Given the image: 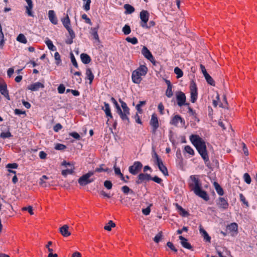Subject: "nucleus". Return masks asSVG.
Here are the masks:
<instances>
[{
    "mask_svg": "<svg viewBox=\"0 0 257 257\" xmlns=\"http://www.w3.org/2000/svg\"><path fill=\"white\" fill-rule=\"evenodd\" d=\"M0 92L5 97L7 98L9 100L10 99L6 84H0Z\"/></svg>",
    "mask_w": 257,
    "mask_h": 257,
    "instance_id": "22",
    "label": "nucleus"
},
{
    "mask_svg": "<svg viewBox=\"0 0 257 257\" xmlns=\"http://www.w3.org/2000/svg\"><path fill=\"white\" fill-rule=\"evenodd\" d=\"M217 204L219 208L225 209L228 208V203L223 197H219L217 200Z\"/></svg>",
    "mask_w": 257,
    "mask_h": 257,
    "instance_id": "15",
    "label": "nucleus"
},
{
    "mask_svg": "<svg viewBox=\"0 0 257 257\" xmlns=\"http://www.w3.org/2000/svg\"><path fill=\"white\" fill-rule=\"evenodd\" d=\"M179 238L181 240L180 243L183 247L189 249H191L192 248L191 245L188 242V240L186 238L182 236H179Z\"/></svg>",
    "mask_w": 257,
    "mask_h": 257,
    "instance_id": "18",
    "label": "nucleus"
},
{
    "mask_svg": "<svg viewBox=\"0 0 257 257\" xmlns=\"http://www.w3.org/2000/svg\"><path fill=\"white\" fill-rule=\"evenodd\" d=\"M93 171H89L87 173L82 175L78 180L79 184L81 186H86L93 182L94 179L90 178V177L93 175Z\"/></svg>",
    "mask_w": 257,
    "mask_h": 257,
    "instance_id": "4",
    "label": "nucleus"
},
{
    "mask_svg": "<svg viewBox=\"0 0 257 257\" xmlns=\"http://www.w3.org/2000/svg\"><path fill=\"white\" fill-rule=\"evenodd\" d=\"M69 135L77 140H79L80 139V135L76 132L71 133L69 134Z\"/></svg>",
    "mask_w": 257,
    "mask_h": 257,
    "instance_id": "59",
    "label": "nucleus"
},
{
    "mask_svg": "<svg viewBox=\"0 0 257 257\" xmlns=\"http://www.w3.org/2000/svg\"><path fill=\"white\" fill-rule=\"evenodd\" d=\"M141 22L140 25L142 27H147V22L149 21V14L147 11L143 10L140 14Z\"/></svg>",
    "mask_w": 257,
    "mask_h": 257,
    "instance_id": "8",
    "label": "nucleus"
},
{
    "mask_svg": "<svg viewBox=\"0 0 257 257\" xmlns=\"http://www.w3.org/2000/svg\"><path fill=\"white\" fill-rule=\"evenodd\" d=\"M18 165L17 163L8 164L7 165L6 167L9 169H17Z\"/></svg>",
    "mask_w": 257,
    "mask_h": 257,
    "instance_id": "62",
    "label": "nucleus"
},
{
    "mask_svg": "<svg viewBox=\"0 0 257 257\" xmlns=\"http://www.w3.org/2000/svg\"><path fill=\"white\" fill-rule=\"evenodd\" d=\"M54 58L56 61V64L58 65H59L61 62V60L60 55L58 52L55 53Z\"/></svg>",
    "mask_w": 257,
    "mask_h": 257,
    "instance_id": "48",
    "label": "nucleus"
},
{
    "mask_svg": "<svg viewBox=\"0 0 257 257\" xmlns=\"http://www.w3.org/2000/svg\"><path fill=\"white\" fill-rule=\"evenodd\" d=\"M44 87V85L43 83L40 82H37L36 83L31 84L29 85L28 87V89L31 90V91H36L39 90L40 88H43Z\"/></svg>",
    "mask_w": 257,
    "mask_h": 257,
    "instance_id": "13",
    "label": "nucleus"
},
{
    "mask_svg": "<svg viewBox=\"0 0 257 257\" xmlns=\"http://www.w3.org/2000/svg\"><path fill=\"white\" fill-rule=\"evenodd\" d=\"M125 40L127 42L131 43L134 45L137 44L138 43V39L136 37H133V38L127 37L125 39Z\"/></svg>",
    "mask_w": 257,
    "mask_h": 257,
    "instance_id": "42",
    "label": "nucleus"
},
{
    "mask_svg": "<svg viewBox=\"0 0 257 257\" xmlns=\"http://www.w3.org/2000/svg\"><path fill=\"white\" fill-rule=\"evenodd\" d=\"M12 136L10 132H3L1 134L0 137L3 139H6L11 137Z\"/></svg>",
    "mask_w": 257,
    "mask_h": 257,
    "instance_id": "47",
    "label": "nucleus"
},
{
    "mask_svg": "<svg viewBox=\"0 0 257 257\" xmlns=\"http://www.w3.org/2000/svg\"><path fill=\"white\" fill-rule=\"evenodd\" d=\"M153 158L155 159L154 162L155 164L162 161V160L159 158V156L156 152H154V153L153 154Z\"/></svg>",
    "mask_w": 257,
    "mask_h": 257,
    "instance_id": "58",
    "label": "nucleus"
},
{
    "mask_svg": "<svg viewBox=\"0 0 257 257\" xmlns=\"http://www.w3.org/2000/svg\"><path fill=\"white\" fill-rule=\"evenodd\" d=\"M152 205V204H151L148 207L142 210V212L144 215H148L150 214L151 211L150 207Z\"/></svg>",
    "mask_w": 257,
    "mask_h": 257,
    "instance_id": "52",
    "label": "nucleus"
},
{
    "mask_svg": "<svg viewBox=\"0 0 257 257\" xmlns=\"http://www.w3.org/2000/svg\"><path fill=\"white\" fill-rule=\"evenodd\" d=\"M184 150L186 152L190 155H193L194 154V150L189 146H186L184 148Z\"/></svg>",
    "mask_w": 257,
    "mask_h": 257,
    "instance_id": "45",
    "label": "nucleus"
},
{
    "mask_svg": "<svg viewBox=\"0 0 257 257\" xmlns=\"http://www.w3.org/2000/svg\"><path fill=\"white\" fill-rule=\"evenodd\" d=\"M90 3H91L90 0L86 1V3L83 5V8L85 11H88V10H90Z\"/></svg>",
    "mask_w": 257,
    "mask_h": 257,
    "instance_id": "56",
    "label": "nucleus"
},
{
    "mask_svg": "<svg viewBox=\"0 0 257 257\" xmlns=\"http://www.w3.org/2000/svg\"><path fill=\"white\" fill-rule=\"evenodd\" d=\"M108 171V169L107 168L105 167V165L104 164H101L99 167L95 169V171H93L96 172H107Z\"/></svg>",
    "mask_w": 257,
    "mask_h": 257,
    "instance_id": "33",
    "label": "nucleus"
},
{
    "mask_svg": "<svg viewBox=\"0 0 257 257\" xmlns=\"http://www.w3.org/2000/svg\"><path fill=\"white\" fill-rule=\"evenodd\" d=\"M66 148V146L61 144H57L55 146V149L57 150H63Z\"/></svg>",
    "mask_w": 257,
    "mask_h": 257,
    "instance_id": "51",
    "label": "nucleus"
},
{
    "mask_svg": "<svg viewBox=\"0 0 257 257\" xmlns=\"http://www.w3.org/2000/svg\"><path fill=\"white\" fill-rule=\"evenodd\" d=\"M65 87L63 84H60L58 87V91L60 94H62L64 92Z\"/></svg>",
    "mask_w": 257,
    "mask_h": 257,
    "instance_id": "57",
    "label": "nucleus"
},
{
    "mask_svg": "<svg viewBox=\"0 0 257 257\" xmlns=\"http://www.w3.org/2000/svg\"><path fill=\"white\" fill-rule=\"evenodd\" d=\"M115 226V224L112 220H109L108 223L105 226H104V228L106 230L111 231V228L112 227H114Z\"/></svg>",
    "mask_w": 257,
    "mask_h": 257,
    "instance_id": "31",
    "label": "nucleus"
},
{
    "mask_svg": "<svg viewBox=\"0 0 257 257\" xmlns=\"http://www.w3.org/2000/svg\"><path fill=\"white\" fill-rule=\"evenodd\" d=\"M17 40L23 44H26L27 43V40L23 34H20L18 36Z\"/></svg>",
    "mask_w": 257,
    "mask_h": 257,
    "instance_id": "30",
    "label": "nucleus"
},
{
    "mask_svg": "<svg viewBox=\"0 0 257 257\" xmlns=\"http://www.w3.org/2000/svg\"><path fill=\"white\" fill-rule=\"evenodd\" d=\"M104 106L102 107V109L105 112L106 115H110V113L111 112L110 106L108 103L104 102Z\"/></svg>",
    "mask_w": 257,
    "mask_h": 257,
    "instance_id": "35",
    "label": "nucleus"
},
{
    "mask_svg": "<svg viewBox=\"0 0 257 257\" xmlns=\"http://www.w3.org/2000/svg\"><path fill=\"white\" fill-rule=\"evenodd\" d=\"M45 43L47 45L48 48L51 51H55L56 50V47L54 46L52 41H51L48 38H47L46 40L45 41Z\"/></svg>",
    "mask_w": 257,
    "mask_h": 257,
    "instance_id": "29",
    "label": "nucleus"
},
{
    "mask_svg": "<svg viewBox=\"0 0 257 257\" xmlns=\"http://www.w3.org/2000/svg\"><path fill=\"white\" fill-rule=\"evenodd\" d=\"M160 171L165 175L168 176V172L167 168L164 165L162 160L156 163Z\"/></svg>",
    "mask_w": 257,
    "mask_h": 257,
    "instance_id": "19",
    "label": "nucleus"
},
{
    "mask_svg": "<svg viewBox=\"0 0 257 257\" xmlns=\"http://www.w3.org/2000/svg\"><path fill=\"white\" fill-rule=\"evenodd\" d=\"M243 178L244 181L248 184H249L251 182V178L250 176L247 173H245L243 175Z\"/></svg>",
    "mask_w": 257,
    "mask_h": 257,
    "instance_id": "49",
    "label": "nucleus"
},
{
    "mask_svg": "<svg viewBox=\"0 0 257 257\" xmlns=\"http://www.w3.org/2000/svg\"><path fill=\"white\" fill-rule=\"evenodd\" d=\"M119 102L121 103V106L122 110L121 109V113L117 112L119 115L121 119L125 122L129 123L130 119L128 116L130 115V109L127 107L126 103L122 101L121 99H119Z\"/></svg>",
    "mask_w": 257,
    "mask_h": 257,
    "instance_id": "3",
    "label": "nucleus"
},
{
    "mask_svg": "<svg viewBox=\"0 0 257 257\" xmlns=\"http://www.w3.org/2000/svg\"><path fill=\"white\" fill-rule=\"evenodd\" d=\"M204 76L208 84H209L210 85H211L212 86L215 85V82H214V80H213L212 77L208 74H206Z\"/></svg>",
    "mask_w": 257,
    "mask_h": 257,
    "instance_id": "34",
    "label": "nucleus"
},
{
    "mask_svg": "<svg viewBox=\"0 0 257 257\" xmlns=\"http://www.w3.org/2000/svg\"><path fill=\"white\" fill-rule=\"evenodd\" d=\"M82 18L85 20V22L87 24H88L90 25H92V23L90 21V19L87 17V15L86 14H83L82 15Z\"/></svg>",
    "mask_w": 257,
    "mask_h": 257,
    "instance_id": "60",
    "label": "nucleus"
},
{
    "mask_svg": "<svg viewBox=\"0 0 257 257\" xmlns=\"http://www.w3.org/2000/svg\"><path fill=\"white\" fill-rule=\"evenodd\" d=\"M111 101L114 105L116 109V112H120L121 113V109L120 108V106H119L118 104L117 103L116 100L113 98H111Z\"/></svg>",
    "mask_w": 257,
    "mask_h": 257,
    "instance_id": "36",
    "label": "nucleus"
},
{
    "mask_svg": "<svg viewBox=\"0 0 257 257\" xmlns=\"http://www.w3.org/2000/svg\"><path fill=\"white\" fill-rule=\"evenodd\" d=\"M69 226L67 225H64L60 228V232L64 237H67L70 235L71 233L69 231Z\"/></svg>",
    "mask_w": 257,
    "mask_h": 257,
    "instance_id": "20",
    "label": "nucleus"
},
{
    "mask_svg": "<svg viewBox=\"0 0 257 257\" xmlns=\"http://www.w3.org/2000/svg\"><path fill=\"white\" fill-rule=\"evenodd\" d=\"M104 186L106 189L110 190L112 188V184L110 181L106 180L104 182Z\"/></svg>",
    "mask_w": 257,
    "mask_h": 257,
    "instance_id": "50",
    "label": "nucleus"
},
{
    "mask_svg": "<svg viewBox=\"0 0 257 257\" xmlns=\"http://www.w3.org/2000/svg\"><path fill=\"white\" fill-rule=\"evenodd\" d=\"M190 140L204 161H208L209 158L204 141L199 136L195 135L190 136Z\"/></svg>",
    "mask_w": 257,
    "mask_h": 257,
    "instance_id": "1",
    "label": "nucleus"
},
{
    "mask_svg": "<svg viewBox=\"0 0 257 257\" xmlns=\"http://www.w3.org/2000/svg\"><path fill=\"white\" fill-rule=\"evenodd\" d=\"M143 165L140 162H135L132 166L129 167V172L133 175H136L140 171Z\"/></svg>",
    "mask_w": 257,
    "mask_h": 257,
    "instance_id": "10",
    "label": "nucleus"
},
{
    "mask_svg": "<svg viewBox=\"0 0 257 257\" xmlns=\"http://www.w3.org/2000/svg\"><path fill=\"white\" fill-rule=\"evenodd\" d=\"M199 231L204 239H205L207 241L210 242L211 238L208 235L207 232L201 226L199 227Z\"/></svg>",
    "mask_w": 257,
    "mask_h": 257,
    "instance_id": "25",
    "label": "nucleus"
},
{
    "mask_svg": "<svg viewBox=\"0 0 257 257\" xmlns=\"http://www.w3.org/2000/svg\"><path fill=\"white\" fill-rule=\"evenodd\" d=\"M74 167H71L69 169H67L66 170H64L62 171V174L63 176H66L68 174H71L73 172Z\"/></svg>",
    "mask_w": 257,
    "mask_h": 257,
    "instance_id": "37",
    "label": "nucleus"
},
{
    "mask_svg": "<svg viewBox=\"0 0 257 257\" xmlns=\"http://www.w3.org/2000/svg\"><path fill=\"white\" fill-rule=\"evenodd\" d=\"M167 245L173 251L177 252V249L174 247L173 244L171 242H168Z\"/></svg>",
    "mask_w": 257,
    "mask_h": 257,
    "instance_id": "63",
    "label": "nucleus"
},
{
    "mask_svg": "<svg viewBox=\"0 0 257 257\" xmlns=\"http://www.w3.org/2000/svg\"><path fill=\"white\" fill-rule=\"evenodd\" d=\"M190 182L189 183V186L191 188V189L195 191V190H197L200 188H201V183L198 178V177L195 175H192L190 177Z\"/></svg>",
    "mask_w": 257,
    "mask_h": 257,
    "instance_id": "5",
    "label": "nucleus"
},
{
    "mask_svg": "<svg viewBox=\"0 0 257 257\" xmlns=\"http://www.w3.org/2000/svg\"><path fill=\"white\" fill-rule=\"evenodd\" d=\"M80 58L82 62L84 64H88L91 61V58L90 56L85 53H82L80 55Z\"/></svg>",
    "mask_w": 257,
    "mask_h": 257,
    "instance_id": "24",
    "label": "nucleus"
},
{
    "mask_svg": "<svg viewBox=\"0 0 257 257\" xmlns=\"http://www.w3.org/2000/svg\"><path fill=\"white\" fill-rule=\"evenodd\" d=\"M142 53L145 58L150 60L151 62H153L154 61V57L146 47H143L142 50Z\"/></svg>",
    "mask_w": 257,
    "mask_h": 257,
    "instance_id": "12",
    "label": "nucleus"
},
{
    "mask_svg": "<svg viewBox=\"0 0 257 257\" xmlns=\"http://www.w3.org/2000/svg\"><path fill=\"white\" fill-rule=\"evenodd\" d=\"M114 169L115 173L116 175H120V177H121V179L122 180L124 181L125 182H126V181H125L124 180V178L122 174L120 172V169L119 168L116 167L115 166H114Z\"/></svg>",
    "mask_w": 257,
    "mask_h": 257,
    "instance_id": "39",
    "label": "nucleus"
},
{
    "mask_svg": "<svg viewBox=\"0 0 257 257\" xmlns=\"http://www.w3.org/2000/svg\"><path fill=\"white\" fill-rule=\"evenodd\" d=\"M238 226L236 223H232L227 226V229L233 234L234 233H237Z\"/></svg>",
    "mask_w": 257,
    "mask_h": 257,
    "instance_id": "23",
    "label": "nucleus"
},
{
    "mask_svg": "<svg viewBox=\"0 0 257 257\" xmlns=\"http://www.w3.org/2000/svg\"><path fill=\"white\" fill-rule=\"evenodd\" d=\"M174 72L177 75L178 78L181 77L183 76V71L178 67H176L174 69Z\"/></svg>",
    "mask_w": 257,
    "mask_h": 257,
    "instance_id": "41",
    "label": "nucleus"
},
{
    "mask_svg": "<svg viewBox=\"0 0 257 257\" xmlns=\"http://www.w3.org/2000/svg\"><path fill=\"white\" fill-rule=\"evenodd\" d=\"M194 192L196 195L203 199L204 200L207 201L209 200V197L206 192L202 190L201 188H199L197 190H195Z\"/></svg>",
    "mask_w": 257,
    "mask_h": 257,
    "instance_id": "14",
    "label": "nucleus"
},
{
    "mask_svg": "<svg viewBox=\"0 0 257 257\" xmlns=\"http://www.w3.org/2000/svg\"><path fill=\"white\" fill-rule=\"evenodd\" d=\"M148 71L147 67L145 65H141L137 69L132 73V78L134 83L139 84L142 80V76H145Z\"/></svg>",
    "mask_w": 257,
    "mask_h": 257,
    "instance_id": "2",
    "label": "nucleus"
},
{
    "mask_svg": "<svg viewBox=\"0 0 257 257\" xmlns=\"http://www.w3.org/2000/svg\"><path fill=\"white\" fill-rule=\"evenodd\" d=\"M176 208L179 211L180 214L182 216H186L188 213L181 206L178 204H176Z\"/></svg>",
    "mask_w": 257,
    "mask_h": 257,
    "instance_id": "40",
    "label": "nucleus"
},
{
    "mask_svg": "<svg viewBox=\"0 0 257 257\" xmlns=\"http://www.w3.org/2000/svg\"><path fill=\"white\" fill-rule=\"evenodd\" d=\"M22 210L28 211L31 215L34 214V212L33 211V207L31 206H29L28 207H23L22 208Z\"/></svg>",
    "mask_w": 257,
    "mask_h": 257,
    "instance_id": "55",
    "label": "nucleus"
},
{
    "mask_svg": "<svg viewBox=\"0 0 257 257\" xmlns=\"http://www.w3.org/2000/svg\"><path fill=\"white\" fill-rule=\"evenodd\" d=\"M176 99L177 101V104L179 106L183 105H189V103H186V96L185 94L181 92H178L176 94Z\"/></svg>",
    "mask_w": 257,
    "mask_h": 257,
    "instance_id": "9",
    "label": "nucleus"
},
{
    "mask_svg": "<svg viewBox=\"0 0 257 257\" xmlns=\"http://www.w3.org/2000/svg\"><path fill=\"white\" fill-rule=\"evenodd\" d=\"M170 124L177 127H184L185 121L180 115H175L170 121Z\"/></svg>",
    "mask_w": 257,
    "mask_h": 257,
    "instance_id": "7",
    "label": "nucleus"
},
{
    "mask_svg": "<svg viewBox=\"0 0 257 257\" xmlns=\"http://www.w3.org/2000/svg\"><path fill=\"white\" fill-rule=\"evenodd\" d=\"M33 8V5L31 6V7H29V6L26 7V9L27 10V13L29 16L33 17V14L32 11V9Z\"/></svg>",
    "mask_w": 257,
    "mask_h": 257,
    "instance_id": "54",
    "label": "nucleus"
},
{
    "mask_svg": "<svg viewBox=\"0 0 257 257\" xmlns=\"http://www.w3.org/2000/svg\"><path fill=\"white\" fill-rule=\"evenodd\" d=\"M172 86L167 87V89L166 91V95L169 98L171 97L173 95V92L172 90Z\"/></svg>",
    "mask_w": 257,
    "mask_h": 257,
    "instance_id": "46",
    "label": "nucleus"
},
{
    "mask_svg": "<svg viewBox=\"0 0 257 257\" xmlns=\"http://www.w3.org/2000/svg\"><path fill=\"white\" fill-rule=\"evenodd\" d=\"M162 237V232L160 231L154 237V241L156 243H158Z\"/></svg>",
    "mask_w": 257,
    "mask_h": 257,
    "instance_id": "44",
    "label": "nucleus"
},
{
    "mask_svg": "<svg viewBox=\"0 0 257 257\" xmlns=\"http://www.w3.org/2000/svg\"><path fill=\"white\" fill-rule=\"evenodd\" d=\"M70 58H71V62L73 64V65L76 68H77L78 67L77 63L76 62V59L75 58V57H74V55L72 53L71 54Z\"/></svg>",
    "mask_w": 257,
    "mask_h": 257,
    "instance_id": "53",
    "label": "nucleus"
},
{
    "mask_svg": "<svg viewBox=\"0 0 257 257\" xmlns=\"http://www.w3.org/2000/svg\"><path fill=\"white\" fill-rule=\"evenodd\" d=\"M151 179L150 175L148 174L141 173L138 177V180L136 181L137 184H141L145 180H149Z\"/></svg>",
    "mask_w": 257,
    "mask_h": 257,
    "instance_id": "16",
    "label": "nucleus"
},
{
    "mask_svg": "<svg viewBox=\"0 0 257 257\" xmlns=\"http://www.w3.org/2000/svg\"><path fill=\"white\" fill-rule=\"evenodd\" d=\"M146 101H140L139 103L137 105L136 109L139 113H141L142 112V109L141 108V106L146 104Z\"/></svg>",
    "mask_w": 257,
    "mask_h": 257,
    "instance_id": "43",
    "label": "nucleus"
},
{
    "mask_svg": "<svg viewBox=\"0 0 257 257\" xmlns=\"http://www.w3.org/2000/svg\"><path fill=\"white\" fill-rule=\"evenodd\" d=\"M87 78L89 80V84H91L94 79V75L90 68H87L86 71Z\"/></svg>",
    "mask_w": 257,
    "mask_h": 257,
    "instance_id": "26",
    "label": "nucleus"
},
{
    "mask_svg": "<svg viewBox=\"0 0 257 257\" xmlns=\"http://www.w3.org/2000/svg\"><path fill=\"white\" fill-rule=\"evenodd\" d=\"M213 186L216 190V191L219 195L222 196L223 195V190L218 183L214 182L213 183Z\"/></svg>",
    "mask_w": 257,
    "mask_h": 257,
    "instance_id": "27",
    "label": "nucleus"
},
{
    "mask_svg": "<svg viewBox=\"0 0 257 257\" xmlns=\"http://www.w3.org/2000/svg\"><path fill=\"white\" fill-rule=\"evenodd\" d=\"M48 17L50 21L54 25L58 23V20L53 10H50L48 12Z\"/></svg>",
    "mask_w": 257,
    "mask_h": 257,
    "instance_id": "17",
    "label": "nucleus"
},
{
    "mask_svg": "<svg viewBox=\"0 0 257 257\" xmlns=\"http://www.w3.org/2000/svg\"><path fill=\"white\" fill-rule=\"evenodd\" d=\"M124 8L126 10V13L131 14L135 11L134 8L130 5L125 4L124 6Z\"/></svg>",
    "mask_w": 257,
    "mask_h": 257,
    "instance_id": "32",
    "label": "nucleus"
},
{
    "mask_svg": "<svg viewBox=\"0 0 257 257\" xmlns=\"http://www.w3.org/2000/svg\"><path fill=\"white\" fill-rule=\"evenodd\" d=\"M61 21L64 27L68 31L70 36H71L72 38H75V35L74 32L73 31V30L71 29L70 27V20L69 18L68 15H67V16L65 18H62L61 19Z\"/></svg>",
    "mask_w": 257,
    "mask_h": 257,
    "instance_id": "6",
    "label": "nucleus"
},
{
    "mask_svg": "<svg viewBox=\"0 0 257 257\" xmlns=\"http://www.w3.org/2000/svg\"><path fill=\"white\" fill-rule=\"evenodd\" d=\"M62 128V126L60 123H57L53 128V130L55 132H58L59 130H60Z\"/></svg>",
    "mask_w": 257,
    "mask_h": 257,
    "instance_id": "64",
    "label": "nucleus"
},
{
    "mask_svg": "<svg viewBox=\"0 0 257 257\" xmlns=\"http://www.w3.org/2000/svg\"><path fill=\"white\" fill-rule=\"evenodd\" d=\"M150 124L153 126L154 131L159 127L158 118L155 114L152 115Z\"/></svg>",
    "mask_w": 257,
    "mask_h": 257,
    "instance_id": "21",
    "label": "nucleus"
},
{
    "mask_svg": "<svg viewBox=\"0 0 257 257\" xmlns=\"http://www.w3.org/2000/svg\"><path fill=\"white\" fill-rule=\"evenodd\" d=\"M121 190L123 191V192L125 194H127L129 192H131L133 193V191H132L127 186H124L121 188Z\"/></svg>",
    "mask_w": 257,
    "mask_h": 257,
    "instance_id": "61",
    "label": "nucleus"
},
{
    "mask_svg": "<svg viewBox=\"0 0 257 257\" xmlns=\"http://www.w3.org/2000/svg\"><path fill=\"white\" fill-rule=\"evenodd\" d=\"M191 101L194 103L197 99V87L195 83L192 81L190 85Z\"/></svg>",
    "mask_w": 257,
    "mask_h": 257,
    "instance_id": "11",
    "label": "nucleus"
},
{
    "mask_svg": "<svg viewBox=\"0 0 257 257\" xmlns=\"http://www.w3.org/2000/svg\"><path fill=\"white\" fill-rule=\"evenodd\" d=\"M122 31L124 35H127L131 33V29L128 25H125L122 28Z\"/></svg>",
    "mask_w": 257,
    "mask_h": 257,
    "instance_id": "38",
    "label": "nucleus"
},
{
    "mask_svg": "<svg viewBox=\"0 0 257 257\" xmlns=\"http://www.w3.org/2000/svg\"><path fill=\"white\" fill-rule=\"evenodd\" d=\"M97 29L98 28H91L90 30V34L93 37V38L95 40L99 41V36L97 34Z\"/></svg>",
    "mask_w": 257,
    "mask_h": 257,
    "instance_id": "28",
    "label": "nucleus"
}]
</instances>
